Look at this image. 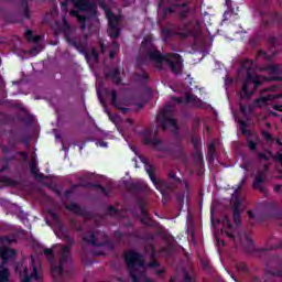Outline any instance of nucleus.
Returning a JSON list of instances; mask_svg holds the SVG:
<instances>
[{"mask_svg": "<svg viewBox=\"0 0 282 282\" xmlns=\"http://www.w3.org/2000/svg\"><path fill=\"white\" fill-rule=\"evenodd\" d=\"M141 54L144 57L143 63H152L156 69H164V65H169L173 74L182 72V56L177 53L162 55L151 39H144L141 44Z\"/></svg>", "mask_w": 282, "mask_h": 282, "instance_id": "obj_1", "label": "nucleus"}, {"mask_svg": "<svg viewBox=\"0 0 282 282\" xmlns=\"http://www.w3.org/2000/svg\"><path fill=\"white\" fill-rule=\"evenodd\" d=\"M252 61L246 59L242 62V67L247 69V78L245 79L242 84V88L240 91V97L241 98H250L252 94H254V89L261 85V83L265 80H280V75H281V67L276 65H270L268 67L269 73L271 76L263 77L261 75H252L250 74V69H252Z\"/></svg>", "mask_w": 282, "mask_h": 282, "instance_id": "obj_2", "label": "nucleus"}, {"mask_svg": "<svg viewBox=\"0 0 282 282\" xmlns=\"http://www.w3.org/2000/svg\"><path fill=\"white\" fill-rule=\"evenodd\" d=\"M67 246L57 245L55 247V250H58V264H52L51 267V274L54 279H58L65 274V268L69 265V262L72 261V253L69 250H72V246L74 245V240L66 236Z\"/></svg>", "mask_w": 282, "mask_h": 282, "instance_id": "obj_3", "label": "nucleus"}, {"mask_svg": "<svg viewBox=\"0 0 282 282\" xmlns=\"http://www.w3.org/2000/svg\"><path fill=\"white\" fill-rule=\"evenodd\" d=\"M162 34H164V36H173V34H176L180 39H188V36L199 39V34H202V21L194 19L186 24L180 25L175 32L165 28L162 30Z\"/></svg>", "mask_w": 282, "mask_h": 282, "instance_id": "obj_4", "label": "nucleus"}, {"mask_svg": "<svg viewBox=\"0 0 282 282\" xmlns=\"http://www.w3.org/2000/svg\"><path fill=\"white\" fill-rule=\"evenodd\" d=\"M69 2L73 3L74 8H76V10L70 11V17H76L77 21L82 23V30H86L87 25L85 24V21H87V18L85 15H80V12H89L93 8L91 2L89 0H66L62 2L63 12H67Z\"/></svg>", "mask_w": 282, "mask_h": 282, "instance_id": "obj_5", "label": "nucleus"}, {"mask_svg": "<svg viewBox=\"0 0 282 282\" xmlns=\"http://www.w3.org/2000/svg\"><path fill=\"white\" fill-rule=\"evenodd\" d=\"M30 268L23 263H19L15 268L17 274H19L21 282H30L31 279H39V271L41 270V261L36 257H31Z\"/></svg>", "mask_w": 282, "mask_h": 282, "instance_id": "obj_6", "label": "nucleus"}, {"mask_svg": "<svg viewBox=\"0 0 282 282\" xmlns=\"http://www.w3.org/2000/svg\"><path fill=\"white\" fill-rule=\"evenodd\" d=\"M173 111L175 109L172 105H166L156 117V122L161 124L163 131L170 129L173 133H177V122L173 118Z\"/></svg>", "mask_w": 282, "mask_h": 282, "instance_id": "obj_7", "label": "nucleus"}, {"mask_svg": "<svg viewBox=\"0 0 282 282\" xmlns=\"http://www.w3.org/2000/svg\"><path fill=\"white\" fill-rule=\"evenodd\" d=\"M145 171L151 180V182L154 184L155 188L160 191V193L163 195V199H166V195L170 191H173V184L158 180L155 175L153 174V170L150 165H147Z\"/></svg>", "mask_w": 282, "mask_h": 282, "instance_id": "obj_8", "label": "nucleus"}, {"mask_svg": "<svg viewBox=\"0 0 282 282\" xmlns=\"http://www.w3.org/2000/svg\"><path fill=\"white\" fill-rule=\"evenodd\" d=\"M106 17L108 19V34L111 39H118L120 36V18L116 17L113 12L107 10L106 11Z\"/></svg>", "mask_w": 282, "mask_h": 282, "instance_id": "obj_9", "label": "nucleus"}, {"mask_svg": "<svg viewBox=\"0 0 282 282\" xmlns=\"http://www.w3.org/2000/svg\"><path fill=\"white\" fill-rule=\"evenodd\" d=\"M84 241L90 243V246H105V243H107V236L100 231H90L88 235L84 236Z\"/></svg>", "mask_w": 282, "mask_h": 282, "instance_id": "obj_10", "label": "nucleus"}, {"mask_svg": "<svg viewBox=\"0 0 282 282\" xmlns=\"http://www.w3.org/2000/svg\"><path fill=\"white\" fill-rule=\"evenodd\" d=\"M109 96L111 98V105L112 107H116L117 109H120V111H122V113H128L129 112V108H124L122 107V105H129V102L123 101L121 102L120 100H118V91L117 90H111L109 93Z\"/></svg>", "mask_w": 282, "mask_h": 282, "instance_id": "obj_11", "label": "nucleus"}, {"mask_svg": "<svg viewBox=\"0 0 282 282\" xmlns=\"http://www.w3.org/2000/svg\"><path fill=\"white\" fill-rule=\"evenodd\" d=\"M237 239H238L240 246H242V248H245V250H247V252H252V239H250V236H248V234L240 232V234H238Z\"/></svg>", "mask_w": 282, "mask_h": 282, "instance_id": "obj_12", "label": "nucleus"}, {"mask_svg": "<svg viewBox=\"0 0 282 282\" xmlns=\"http://www.w3.org/2000/svg\"><path fill=\"white\" fill-rule=\"evenodd\" d=\"M144 142L145 144H150L151 147H153L155 151H166V147L164 145V143H162L160 139H158V137L151 139L149 134H145Z\"/></svg>", "mask_w": 282, "mask_h": 282, "instance_id": "obj_13", "label": "nucleus"}, {"mask_svg": "<svg viewBox=\"0 0 282 282\" xmlns=\"http://www.w3.org/2000/svg\"><path fill=\"white\" fill-rule=\"evenodd\" d=\"M65 40L67 41L68 45H72L73 47L78 50V52H85L86 45L85 43L78 41V39H72L68 33H65Z\"/></svg>", "mask_w": 282, "mask_h": 282, "instance_id": "obj_14", "label": "nucleus"}, {"mask_svg": "<svg viewBox=\"0 0 282 282\" xmlns=\"http://www.w3.org/2000/svg\"><path fill=\"white\" fill-rule=\"evenodd\" d=\"M223 232H225V235H227L229 239H237L232 234V224L230 223V219L228 218V216H225L223 218Z\"/></svg>", "mask_w": 282, "mask_h": 282, "instance_id": "obj_15", "label": "nucleus"}, {"mask_svg": "<svg viewBox=\"0 0 282 282\" xmlns=\"http://www.w3.org/2000/svg\"><path fill=\"white\" fill-rule=\"evenodd\" d=\"M174 102H177V105L182 104H195L197 101V97L195 95H185L184 97H174Z\"/></svg>", "mask_w": 282, "mask_h": 282, "instance_id": "obj_16", "label": "nucleus"}, {"mask_svg": "<svg viewBox=\"0 0 282 282\" xmlns=\"http://www.w3.org/2000/svg\"><path fill=\"white\" fill-rule=\"evenodd\" d=\"M265 180V172H259L253 182V188H258L259 191H263V182Z\"/></svg>", "mask_w": 282, "mask_h": 282, "instance_id": "obj_17", "label": "nucleus"}, {"mask_svg": "<svg viewBox=\"0 0 282 282\" xmlns=\"http://www.w3.org/2000/svg\"><path fill=\"white\" fill-rule=\"evenodd\" d=\"M29 166H30L32 175H34V177H36V180H40L41 174H39V162L36 161V158L32 156Z\"/></svg>", "mask_w": 282, "mask_h": 282, "instance_id": "obj_18", "label": "nucleus"}, {"mask_svg": "<svg viewBox=\"0 0 282 282\" xmlns=\"http://www.w3.org/2000/svg\"><path fill=\"white\" fill-rule=\"evenodd\" d=\"M17 254V252L13 249L10 248H2L0 249V257H2L3 261H8V259H12Z\"/></svg>", "mask_w": 282, "mask_h": 282, "instance_id": "obj_19", "label": "nucleus"}, {"mask_svg": "<svg viewBox=\"0 0 282 282\" xmlns=\"http://www.w3.org/2000/svg\"><path fill=\"white\" fill-rule=\"evenodd\" d=\"M234 223L236 226H239L241 224V214L239 212V199H236L234 203Z\"/></svg>", "mask_w": 282, "mask_h": 282, "instance_id": "obj_20", "label": "nucleus"}, {"mask_svg": "<svg viewBox=\"0 0 282 282\" xmlns=\"http://www.w3.org/2000/svg\"><path fill=\"white\" fill-rule=\"evenodd\" d=\"M107 78H111L112 83L116 85H120V70L117 68L111 69L108 74H106Z\"/></svg>", "mask_w": 282, "mask_h": 282, "instance_id": "obj_21", "label": "nucleus"}, {"mask_svg": "<svg viewBox=\"0 0 282 282\" xmlns=\"http://www.w3.org/2000/svg\"><path fill=\"white\" fill-rule=\"evenodd\" d=\"M86 58L88 63H98L100 55L95 48H91L90 53H86Z\"/></svg>", "mask_w": 282, "mask_h": 282, "instance_id": "obj_22", "label": "nucleus"}, {"mask_svg": "<svg viewBox=\"0 0 282 282\" xmlns=\"http://www.w3.org/2000/svg\"><path fill=\"white\" fill-rule=\"evenodd\" d=\"M25 39H26V41H29V42L39 43V41H41V35H33V34H32V30H28V31L25 32Z\"/></svg>", "mask_w": 282, "mask_h": 282, "instance_id": "obj_23", "label": "nucleus"}, {"mask_svg": "<svg viewBox=\"0 0 282 282\" xmlns=\"http://www.w3.org/2000/svg\"><path fill=\"white\" fill-rule=\"evenodd\" d=\"M66 210H70V213H74L75 215H83V209L80 206L70 203L69 205L66 206Z\"/></svg>", "mask_w": 282, "mask_h": 282, "instance_id": "obj_24", "label": "nucleus"}, {"mask_svg": "<svg viewBox=\"0 0 282 282\" xmlns=\"http://www.w3.org/2000/svg\"><path fill=\"white\" fill-rule=\"evenodd\" d=\"M140 210L142 215V218H141L142 224L149 225V214L147 213V208H144L143 204L140 205Z\"/></svg>", "mask_w": 282, "mask_h": 282, "instance_id": "obj_25", "label": "nucleus"}, {"mask_svg": "<svg viewBox=\"0 0 282 282\" xmlns=\"http://www.w3.org/2000/svg\"><path fill=\"white\" fill-rule=\"evenodd\" d=\"M184 281L185 282H194L195 281V274L193 272H184ZM170 282H175V279H171Z\"/></svg>", "mask_w": 282, "mask_h": 282, "instance_id": "obj_26", "label": "nucleus"}, {"mask_svg": "<svg viewBox=\"0 0 282 282\" xmlns=\"http://www.w3.org/2000/svg\"><path fill=\"white\" fill-rule=\"evenodd\" d=\"M240 111L243 116H250V113H252V107L240 104Z\"/></svg>", "mask_w": 282, "mask_h": 282, "instance_id": "obj_27", "label": "nucleus"}, {"mask_svg": "<svg viewBox=\"0 0 282 282\" xmlns=\"http://www.w3.org/2000/svg\"><path fill=\"white\" fill-rule=\"evenodd\" d=\"M145 252L151 254L152 259H155V257H158V253L155 252V246H153V245H148L145 247Z\"/></svg>", "mask_w": 282, "mask_h": 282, "instance_id": "obj_28", "label": "nucleus"}, {"mask_svg": "<svg viewBox=\"0 0 282 282\" xmlns=\"http://www.w3.org/2000/svg\"><path fill=\"white\" fill-rule=\"evenodd\" d=\"M172 250L171 246H167L165 248H161L159 252L160 254H163V257H171Z\"/></svg>", "mask_w": 282, "mask_h": 282, "instance_id": "obj_29", "label": "nucleus"}, {"mask_svg": "<svg viewBox=\"0 0 282 282\" xmlns=\"http://www.w3.org/2000/svg\"><path fill=\"white\" fill-rule=\"evenodd\" d=\"M24 8V17L25 19H30V10H28V0H20Z\"/></svg>", "mask_w": 282, "mask_h": 282, "instance_id": "obj_30", "label": "nucleus"}, {"mask_svg": "<svg viewBox=\"0 0 282 282\" xmlns=\"http://www.w3.org/2000/svg\"><path fill=\"white\" fill-rule=\"evenodd\" d=\"M247 147L250 149V151H257V142L252 140H247Z\"/></svg>", "mask_w": 282, "mask_h": 282, "instance_id": "obj_31", "label": "nucleus"}, {"mask_svg": "<svg viewBox=\"0 0 282 282\" xmlns=\"http://www.w3.org/2000/svg\"><path fill=\"white\" fill-rule=\"evenodd\" d=\"M236 268L238 272H248V267L243 262L238 263Z\"/></svg>", "mask_w": 282, "mask_h": 282, "instance_id": "obj_32", "label": "nucleus"}, {"mask_svg": "<svg viewBox=\"0 0 282 282\" xmlns=\"http://www.w3.org/2000/svg\"><path fill=\"white\" fill-rule=\"evenodd\" d=\"M208 153L210 155V160H213V155H215V143L208 144Z\"/></svg>", "mask_w": 282, "mask_h": 282, "instance_id": "obj_33", "label": "nucleus"}, {"mask_svg": "<svg viewBox=\"0 0 282 282\" xmlns=\"http://www.w3.org/2000/svg\"><path fill=\"white\" fill-rule=\"evenodd\" d=\"M259 160H270V153H259L258 154Z\"/></svg>", "mask_w": 282, "mask_h": 282, "instance_id": "obj_34", "label": "nucleus"}, {"mask_svg": "<svg viewBox=\"0 0 282 282\" xmlns=\"http://www.w3.org/2000/svg\"><path fill=\"white\" fill-rule=\"evenodd\" d=\"M96 186H97V188H99L100 193H104L106 195V197L109 196V192L105 187H102L100 185H96Z\"/></svg>", "mask_w": 282, "mask_h": 282, "instance_id": "obj_35", "label": "nucleus"}, {"mask_svg": "<svg viewBox=\"0 0 282 282\" xmlns=\"http://www.w3.org/2000/svg\"><path fill=\"white\" fill-rule=\"evenodd\" d=\"M192 142H193L195 149H199V140H197V138H193Z\"/></svg>", "mask_w": 282, "mask_h": 282, "instance_id": "obj_36", "label": "nucleus"}, {"mask_svg": "<svg viewBox=\"0 0 282 282\" xmlns=\"http://www.w3.org/2000/svg\"><path fill=\"white\" fill-rule=\"evenodd\" d=\"M247 215L249 217V219H257V214L252 213V212H247Z\"/></svg>", "mask_w": 282, "mask_h": 282, "instance_id": "obj_37", "label": "nucleus"}, {"mask_svg": "<svg viewBox=\"0 0 282 282\" xmlns=\"http://www.w3.org/2000/svg\"><path fill=\"white\" fill-rule=\"evenodd\" d=\"M118 212L113 207L108 208V215H116Z\"/></svg>", "mask_w": 282, "mask_h": 282, "instance_id": "obj_38", "label": "nucleus"}, {"mask_svg": "<svg viewBox=\"0 0 282 282\" xmlns=\"http://www.w3.org/2000/svg\"><path fill=\"white\" fill-rule=\"evenodd\" d=\"M262 135L265 140H272V135L269 132H262Z\"/></svg>", "mask_w": 282, "mask_h": 282, "instance_id": "obj_39", "label": "nucleus"}, {"mask_svg": "<svg viewBox=\"0 0 282 282\" xmlns=\"http://www.w3.org/2000/svg\"><path fill=\"white\" fill-rule=\"evenodd\" d=\"M53 250L52 249H45L44 250V254H46V257H52Z\"/></svg>", "mask_w": 282, "mask_h": 282, "instance_id": "obj_40", "label": "nucleus"}, {"mask_svg": "<svg viewBox=\"0 0 282 282\" xmlns=\"http://www.w3.org/2000/svg\"><path fill=\"white\" fill-rule=\"evenodd\" d=\"M274 98H281V95H269L268 100H272Z\"/></svg>", "mask_w": 282, "mask_h": 282, "instance_id": "obj_41", "label": "nucleus"}, {"mask_svg": "<svg viewBox=\"0 0 282 282\" xmlns=\"http://www.w3.org/2000/svg\"><path fill=\"white\" fill-rule=\"evenodd\" d=\"M273 109L275 111H282V106L275 105V106H273Z\"/></svg>", "mask_w": 282, "mask_h": 282, "instance_id": "obj_42", "label": "nucleus"}, {"mask_svg": "<svg viewBox=\"0 0 282 282\" xmlns=\"http://www.w3.org/2000/svg\"><path fill=\"white\" fill-rule=\"evenodd\" d=\"M155 273L158 274V276H161V274H164V269L156 270Z\"/></svg>", "mask_w": 282, "mask_h": 282, "instance_id": "obj_43", "label": "nucleus"}, {"mask_svg": "<svg viewBox=\"0 0 282 282\" xmlns=\"http://www.w3.org/2000/svg\"><path fill=\"white\" fill-rule=\"evenodd\" d=\"M21 155H22L23 160H29V158H30V156L28 155V153H25V152H22Z\"/></svg>", "mask_w": 282, "mask_h": 282, "instance_id": "obj_44", "label": "nucleus"}, {"mask_svg": "<svg viewBox=\"0 0 282 282\" xmlns=\"http://www.w3.org/2000/svg\"><path fill=\"white\" fill-rule=\"evenodd\" d=\"M1 182H4L6 184H10V178L3 177V178H1Z\"/></svg>", "mask_w": 282, "mask_h": 282, "instance_id": "obj_45", "label": "nucleus"}, {"mask_svg": "<svg viewBox=\"0 0 282 282\" xmlns=\"http://www.w3.org/2000/svg\"><path fill=\"white\" fill-rule=\"evenodd\" d=\"M281 186H282V185H275V186H274L275 193H279V191H281Z\"/></svg>", "mask_w": 282, "mask_h": 282, "instance_id": "obj_46", "label": "nucleus"}, {"mask_svg": "<svg viewBox=\"0 0 282 282\" xmlns=\"http://www.w3.org/2000/svg\"><path fill=\"white\" fill-rule=\"evenodd\" d=\"M241 129H242V133H246V123L241 122Z\"/></svg>", "mask_w": 282, "mask_h": 282, "instance_id": "obj_47", "label": "nucleus"}, {"mask_svg": "<svg viewBox=\"0 0 282 282\" xmlns=\"http://www.w3.org/2000/svg\"><path fill=\"white\" fill-rule=\"evenodd\" d=\"M98 144H99V147H107V142H105V141H99Z\"/></svg>", "mask_w": 282, "mask_h": 282, "instance_id": "obj_48", "label": "nucleus"}, {"mask_svg": "<svg viewBox=\"0 0 282 282\" xmlns=\"http://www.w3.org/2000/svg\"><path fill=\"white\" fill-rule=\"evenodd\" d=\"M112 47L113 50H118L119 45L117 44V42H112Z\"/></svg>", "mask_w": 282, "mask_h": 282, "instance_id": "obj_49", "label": "nucleus"}, {"mask_svg": "<svg viewBox=\"0 0 282 282\" xmlns=\"http://www.w3.org/2000/svg\"><path fill=\"white\" fill-rule=\"evenodd\" d=\"M116 56V51H110V58H113Z\"/></svg>", "mask_w": 282, "mask_h": 282, "instance_id": "obj_50", "label": "nucleus"}, {"mask_svg": "<svg viewBox=\"0 0 282 282\" xmlns=\"http://www.w3.org/2000/svg\"><path fill=\"white\" fill-rule=\"evenodd\" d=\"M64 19V25L66 26V28H69V24H67V20L65 19V18H63Z\"/></svg>", "mask_w": 282, "mask_h": 282, "instance_id": "obj_51", "label": "nucleus"}, {"mask_svg": "<svg viewBox=\"0 0 282 282\" xmlns=\"http://www.w3.org/2000/svg\"><path fill=\"white\" fill-rule=\"evenodd\" d=\"M170 177H171L172 180H175V173H171V174H170Z\"/></svg>", "mask_w": 282, "mask_h": 282, "instance_id": "obj_52", "label": "nucleus"}, {"mask_svg": "<svg viewBox=\"0 0 282 282\" xmlns=\"http://www.w3.org/2000/svg\"><path fill=\"white\" fill-rule=\"evenodd\" d=\"M8 169V165H4L0 171H6Z\"/></svg>", "mask_w": 282, "mask_h": 282, "instance_id": "obj_53", "label": "nucleus"}, {"mask_svg": "<svg viewBox=\"0 0 282 282\" xmlns=\"http://www.w3.org/2000/svg\"><path fill=\"white\" fill-rule=\"evenodd\" d=\"M226 4L230 7V0H226Z\"/></svg>", "mask_w": 282, "mask_h": 282, "instance_id": "obj_54", "label": "nucleus"}, {"mask_svg": "<svg viewBox=\"0 0 282 282\" xmlns=\"http://www.w3.org/2000/svg\"><path fill=\"white\" fill-rule=\"evenodd\" d=\"M147 78H148V75L143 74V79L147 80Z\"/></svg>", "mask_w": 282, "mask_h": 282, "instance_id": "obj_55", "label": "nucleus"}, {"mask_svg": "<svg viewBox=\"0 0 282 282\" xmlns=\"http://www.w3.org/2000/svg\"><path fill=\"white\" fill-rule=\"evenodd\" d=\"M241 184H246V178H243V180L241 181Z\"/></svg>", "mask_w": 282, "mask_h": 282, "instance_id": "obj_56", "label": "nucleus"}, {"mask_svg": "<svg viewBox=\"0 0 282 282\" xmlns=\"http://www.w3.org/2000/svg\"><path fill=\"white\" fill-rule=\"evenodd\" d=\"M66 197H69V192H66Z\"/></svg>", "mask_w": 282, "mask_h": 282, "instance_id": "obj_57", "label": "nucleus"}, {"mask_svg": "<svg viewBox=\"0 0 282 282\" xmlns=\"http://www.w3.org/2000/svg\"><path fill=\"white\" fill-rule=\"evenodd\" d=\"M66 274H72V271H66Z\"/></svg>", "mask_w": 282, "mask_h": 282, "instance_id": "obj_58", "label": "nucleus"}, {"mask_svg": "<svg viewBox=\"0 0 282 282\" xmlns=\"http://www.w3.org/2000/svg\"><path fill=\"white\" fill-rule=\"evenodd\" d=\"M264 171H268V165L264 166Z\"/></svg>", "mask_w": 282, "mask_h": 282, "instance_id": "obj_59", "label": "nucleus"}, {"mask_svg": "<svg viewBox=\"0 0 282 282\" xmlns=\"http://www.w3.org/2000/svg\"><path fill=\"white\" fill-rule=\"evenodd\" d=\"M278 144H282L280 140H278Z\"/></svg>", "mask_w": 282, "mask_h": 282, "instance_id": "obj_60", "label": "nucleus"}, {"mask_svg": "<svg viewBox=\"0 0 282 282\" xmlns=\"http://www.w3.org/2000/svg\"><path fill=\"white\" fill-rule=\"evenodd\" d=\"M278 248H282V243L278 246Z\"/></svg>", "mask_w": 282, "mask_h": 282, "instance_id": "obj_61", "label": "nucleus"}, {"mask_svg": "<svg viewBox=\"0 0 282 282\" xmlns=\"http://www.w3.org/2000/svg\"><path fill=\"white\" fill-rule=\"evenodd\" d=\"M276 88V86H273L272 90H274Z\"/></svg>", "mask_w": 282, "mask_h": 282, "instance_id": "obj_62", "label": "nucleus"}]
</instances>
